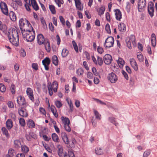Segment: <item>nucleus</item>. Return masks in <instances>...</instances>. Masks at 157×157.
I'll return each instance as SVG.
<instances>
[{
    "mask_svg": "<svg viewBox=\"0 0 157 157\" xmlns=\"http://www.w3.org/2000/svg\"><path fill=\"white\" fill-rule=\"evenodd\" d=\"M93 111L96 118L100 120L101 119V115L99 114L98 111L95 109H93Z\"/></svg>",
    "mask_w": 157,
    "mask_h": 157,
    "instance_id": "a19ab883",
    "label": "nucleus"
},
{
    "mask_svg": "<svg viewBox=\"0 0 157 157\" xmlns=\"http://www.w3.org/2000/svg\"><path fill=\"white\" fill-rule=\"evenodd\" d=\"M97 51L98 53L102 54L104 52V50L103 48L100 46H98L97 48Z\"/></svg>",
    "mask_w": 157,
    "mask_h": 157,
    "instance_id": "e2e57ef3",
    "label": "nucleus"
},
{
    "mask_svg": "<svg viewBox=\"0 0 157 157\" xmlns=\"http://www.w3.org/2000/svg\"><path fill=\"white\" fill-rule=\"evenodd\" d=\"M17 101L19 106L25 105L26 104L25 98L21 96L17 97Z\"/></svg>",
    "mask_w": 157,
    "mask_h": 157,
    "instance_id": "1a4fd4ad",
    "label": "nucleus"
},
{
    "mask_svg": "<svg viewBox=\"0 0 157 157\" xmlns=\"http://www.w3.org/2000/svg\"><path fill=\"white\" fill-rule=\"evenodd\" d=\"M135 38L134 36L133 35H131L130 36L129 40H128L127 41L126 40L127 46L129 49H130L132 48L131 42H135Z\"/></svg>",
    "mask_w": 157,
    "mask_h": 157,
    "instance_id": "dca6fc26",
    "label": "nucleus"
},
{
    "mask_svg": "<svg viewBox=\"0 0 157 157\" xmlns=\"http://www.w3.org/2000/svg\"><path fill=\"white\" fill-rule=\"evenodd\" d=\"M15 154V151L13 149L10 148L7 154L11 157H13Z\"/></svg>",
    "mask_w": 157,
    "mask_h": 157,
    "instance_id": "c9c22d12",
    "label": "nucleus"
},
{
    "mask_svg": "<svg viewBox=\"0 0 157 157\" xmlns=\"http://www.w3.org/2000/svg\"><path fill=\"white\" fill-rule=\"evenodd\" d=\"M44 47L46 51L49 52L51 51V46L50 43L48 41H45L44 44Z\"/></svg>",
    "mask_w": 157,
    "mask_h": 157,
    "instance_id": "5701e85b",
    "label": "nucleus"
},
{
    "mask_svg": "<svg viewBox=\"0 0 157 157\" xmlns=\"http://www.w3.org/2000/svg\"><path fill=\"white\" fill-rule=\"evenodd\" d=\"M95 150L96 154L98 155H101L103 153L102 149L100 147H97L95 148Z\"/></svg>",
    "mask_w": 157,
    "mask_h": 157,
    "instance_id": "79ce46f5",
    "label": "nucleus"
},
{
    "mask_svg": "<svg viewBox=\"0 0 157 157\" xmlns=\"http://www.w3.org/2000/svg\"><path fill=\"white\" fill-rule=\"evenodd\" d=\"M21 143L19 140H15L14 141V147L18 149L20 147Z\"/></svg>",
    "mask_w": 157,
    "mask_h": 157,
    "instance_id": "473e14b6",
    "label": "nucleus"
},
{
    "mask_svg": "<svg viewBox=\"0 0 157 157\" xmlns=\"http://www.w3.org/2000/svg\"><path fill=\"white\" fill-rule=\"evenodd\" d=\"M2 131L3 134L5 135L6 137L9 136L8 131L5 127H3L2 128Z\"/></svg>",
    "mask_w": 157,
    "mask_h": 157,
    "instance_id": "c03bdc74",
    "label": "nucleus"
},
{
    "mask_svg": "<svg viewBox=\"0 0 157 157\" xmlns=\"http://www.w3.org/2000/svg\"><path fill=\"white\" fill-rule=\"evenodd\" d=\"M2 13L5 15L8 16L9 15L8 10V8L5 9H1Z\"/></svg>",
    "mask_w": 157,
    "mask_h": 157,
    "instance_id": "052dcab7",
    "label": "nucleus"
},
{
    "mask_svg": "<svg viewBox=\"0 0 157 157\" xmlns=\"http://www.w3.org/2000/svg\"><path fill=\"white\" fill-rule=\"evenodd\" d=\"M105 10V7L101 6L100 7L99 9L98 10L97 12L98 15L101 16L104 13Z\"/></svg>",
    "mask_w": 157,
    "mask_h": 157,
    "instance_id": "2f4dec72",
    "label": "nucleus"
},
{
    "mask_svg": "<svg viewBox=\"0 0 157 157\" xmlns=\"http://www.w3.org/2000/svg\"><path fill=\"white\" fill-rule=\"evenodd\" d=\"M52 140L55 142L59 143V140L58 136L56 133H53L52 135Z\"/></svg>",
    "mask_w": 157,
    "mask_h": 157,
    "instance_id": "4be33fe9",
    "label": "nucleus"
},
{
    "mask_svg": "<svg viewBox=\"0 0 157 157\" xmlns=\"http://www.w3.org/2000/svg\"><path fill=\"white\" fill-rule=\"evenodd\" d=\"M69 124H66L65 125H64V127L66 130L68 132H70L71 129V128L69 125Z\"/></svg>",
    "mask_w": 157,
    "mask_h": 157,
    "instance_id": "338daca9",
    "label": "nucleus"
},
{
    "mask_svg": "<svg viewBox=\"0 0 157 157\" xmlns=\"http://www.w3.org/2000/svg\"><path fill=\"white\" fill-rule=\"evenodd\" d=\"M27 124L29 128H34L35 126L34 122L31 119L28 120Z\"/></svg>",
    "mask_w": 157,
    "mask_h": 157,
    "instance_id": "b1692460",
    "label": "nucleus"
},
{
    "mask_svg": "<svg viewBox=\"0 0 157 157\" xmlns=\"http://www.w3.org/2000/svg\"><path fill=\"white\" fill-rule=\"evenodd\" d=\"M54 1L59 7H60L61 5L64 3L63 0H54Z\"/></svg>",
    "mask_w": 157,
    "mask_h": 157,
    "instance_id": "a18cd8bd",
    "label": "nucleus"
},
{
    "mask_svg": "<svg viewBox=\"0 0 157 157\" xmlns=\"http://www.w3.org/2000/svg\"><path fill=\"white\" fill-rule=\"evenodd\" d=\"M51 110L54 115V116L56 117H58V114L56 110L55 107L52 105H51Z\"/></svg>",
    "mask_w": 157,
    "mask_h": 157,
    "instance_id": "c85d7f7f",
    "label": "nucleus"
},
{
    "mask_svg": "<svg viewBox=\"0 0 157 157\" xmlns=\"http://www.w3.org/2000/svg\"><path fill=\"white\" fill-rule=\"evenodd\" d=\"M48 93L50 96L53 94L52 90L54 92H56L58 88V84L56 81H54L52 84L50 82H48L47 84Z\"/></svg>",
    "mask_w": 157,
    "mask_h": 157,
    "instance_id": "7ed1b4c3",
    "label": "nucleus"
},
{
    "mask_svg": "<svg viewBox=\"0 0 157 157\" xmlns=\"http://www.w3.org/2000/svg\"><path fill=\"white\" fill-rule=\"evenodd\" d=\"M147 10L151 17H152L154 15V5L152 2H150L148 3Z\"/></svg>",
    "mask_w": 157,
    "mask_h": 157,
    "instance_id": "423d86ee",
    "label": "nucleus"
},
{
    "mask_svg": "<svg viewBox=\"0 0 157 157\" xmlns=\"http://www.w3.org/2000/svg\"><path fill=\"white\" fill-rule=\"evenodd\" d=\"M52 63L55 66H57L58 64V59L57 56L56 55L53 56L52 58Z\"/></svg>",
    "mask_w": 157,
    "mask_h": 157,
    "instance_id": "cd10ccee",
    "label": "nucleus"
},
{
    "mask_svg": "<svg viewBox=\"0 0 157 157\" xmlns=\"http://www.w3.org/2000/svg\"><path fill=\"white\" fill-rule=\"evenodd\" d=\"M57 148V153L59 157H63V148L62 145L57 144L56 145Z\"/></svg>",
    "mask_w": 157,
    "mask_h": 157,
    "instance_id": "ddd939ff",
    "label": "nucleus"
},
{
    "mask_svg": "<svg viewBox=\"0 0 157 157\" xmlns=\"http://www.w3.org/2000/svg\"><path fill=\"white\" fill-rule=\"evenodd\" d=\"M55 104L56 107L58 108H60L63 105V104L61 101L58 100L55 101Z\"/></svg>",
    "mask_w": 157,
    "mask_h": 157,
    "instance_id": "09e8293b",
    "label": "nucleus"
},
{
    "mask_svg": "<svg viewBox=\"0 0 157 157\" xmlns=\"http://www.w3.org/2000/svg\"><path fill=\"white\" fill-rule=\"evenodd\" d=\"M10 90L12 94H14L15 93V86L13 84L11 86Z\"/></svg>",
    "mask_w": 157,
    "mask_h": 157,
    "instance_id": "13d9d810",
    "label": "nucleus"
},
{
    "mask_svg": "<svg viewBox=\"0 0 157 157\" xmlns=\"http://www.w3.org/2000/svg\"><path fill=\"white\" fill-rule=\"evenodd\" d=\"M108 78V80L112 83H116L118 80L117 75L113 72L109 73Z\"/></svg>",
    "mask_w": 157,
    "mask_h": 157,
    "instance_id": "0eeeda50",
    "label": "nucleus"
},
{
    "mask_svg": "<svg viewBox=\"0 0 157 157\" xmlns=\"http://www.w3.org/2000/svg\"><path fill=\"white\" fill-rule=\"evenodd\" d=\"M49 28L50 30L52 32L54 31L55 29L52 23L50 22L49 24Z\"/></svg>",
    "mask_w": 157,
    "mask_h": 157,
    "instance_id": "69168bd1",
    "label": "nucleus"
},
{
    "mask_svg": "<svg viewBox=\"0 0 157 157\" xmlns=\"http://www.w3.org/2000/svg\"><path fill=\"white\" fill-rule=\"evenodd\" d=\"M151 43L152 45L154 47L155 46L156 42V36L155 34L153 33L151 35Z\"/></svg>",
    "mask_w": 157,
    "mask_h": 157,
    "instance_id": "412c9836",
    "label": "nucleus"
},
{
    "mask_svg": "<svg viewBox=\"0 0 157 157\" xmlns=\"http://www.w3.org/2000/svg\"><path fill=\"white\" fill-rule=\"evenodd\" d=\"M129 61L130 64L133 69L136 71H138V65L135 59L133 58L130 59Z\"/></svg>",
    "mask_w": 157,
    "mask_h": 157,
    "instance_id": "4468645a",
    "label": "nucleus"
},
{
    "mask_svg": "<svg viewBox=\"0 0 157 157\" xmlns=\"http://www.w3.org/2000/svg\"><path fill=\"white\" fill-rule=\"evenodd\" d=\"M64 155L67 156H68V157H75L74 153L71 151H69L68 154L66 153Z\"/></svg>",
    "mask_w": 157,
    "mask_h": 157,
    "instance_id": "de8ad7c7",
    "label": "nucleus"
},
{
    "mask_svg": "<svg viewBox=\"0 0 157 157\" xmlns=\"http://www.w3.org/2000/svg\"><path fill=\"white\" fill-rule=\"evenodd\" d=\"M103 62L102 58L99 56H98L97 63L96 64L97 65L98 64L100 66H101L103 64Z\"/></svg>",
    "mask_w": 157,
    "mask_h": 157,
    "instance_id": "f704fd0d",
    "label": "nucleus"
},
{
    "mask_svg": "<svg viewBox=\"0 0 157 157\" xmlns=\"http://www.w3.org/2000/svg\"><path fill=\"white\" fill-rule=\"evenodd\" d=\"M59 19L60 22L63 25H65V20L63 17L62 16H59Z\"/></svg>",
    "mask_w": 157,
    "mask_h": 157,
    "instance_id": "0e129e2a",
    "label": "nucleus"
},
{
    "mask_svg": "<svg viewBox=\"0 0 157 157\" xmlns=\"http://www.w3.org/2000/svg\"><path fill=\"white\" fill-rule=\"evenodd\" d=\"M26 92L29 99L33 101L34 100V98L33 97V90L29 87H28L27 89Z\"/></svg>",
    "mask_w": 157,
    "mask_h": 157,
    "instance_id": "f8f14e48",
    "label": "nucleus"
},
{
    "mask_svg": "<svg viewBox=\"0 0 157 157\" xmlns=\"http://www.w3.org/2000/svg\"><path fill=\"white\" fill-rule=\"evenodd\" d=\"M92 71L94 75L95 76H97L98 75V73L96 68L93 67L92 69Z\"/></svg>",
    "mask_w": 157,
    "mask_h": 157,
    "instance_id": "774afa93",
    "label": "nucleus"
},
{
    "mask_svg": "<svg viewBox=\"0 0 157 157\" xmlns=\"http://www.w3.org/2000/svg\"><path fill=\"white\" fill-rule=\"evenodd\" d=\"M117 63L120 67H122L125 63L124 61L121 58L119 57L117 61Z\"/></svg>",
    "mask_w": 157,
    "mask_h": 157,
    "instance_id": "72a5a7b5",
    "label": "nucleus"
},
{
    "mask_svg": "<svg viewBox=\"0 0 157 157\" xmlns=\"http://www.w3.org/2000/svg\"><path fill=\"white\" fill-rule=\"evenodd\" d=\"M0 90L2 93L5 92L6 90L5 86L2 83L0 84Z\"/></svg>",
    "mask_w": 157,
    "mask_h": 157,
    "instance_id": "603ef678",
    "label": "nucleus"
},
{
    "mask_svg": "<svg viewBox=\"0 0 157 157\" xmlns=\"http://www.w3.org/2000/svg\"><path fill=\"white\" fill-rule=\"evenodd\" d=\"M114 39L112 36L108 37L105 40L104 44L105 48H110L112 47L114 43Z\"/></svg>",
    "mask_w": 157,
    "mask_h": 157,
    "instance_id": "20e7f679",
    "label": "nucleus"
},
{
    "mask_svg": "<svg viewBox=\"0 0 157 157\" xmlns=\"http://www.w3.org/2000/svg\"><path fill=\"white\" fill-rule=\"evenodd\" d=\"M27 25L29 28L24 29V31H22L21 33L24 40H25L27 42H31L35 39V33L31 24L29 23Z\"/></svg>",
    "mask_w": 157,
    "mask_h": 157,
    "instance_id": "f257e3e1",
    "label": "nucleus"
},
{
    "mask_svg": "<svg viewBox=\"0 0 157 157\" xmlns=\"http://www.w3.org/2000/svg\"><path fill=\"white\" fill-rule=\"evenodd\" d=\"M18 113L19 115L23 117H26L28 116L27 111L24 107H20L18 109Z\"/></svg>",
    "mask_w": 157,
    "mask_h": 157,
    "instance_id": "6e6552de",
    "label": "nucleus"
},
{
    "mask_svg": "<svg viewBox=\"0 0 157 157\" xmlns=\"http://www.w3.org/2000/svg\"><path fill=\"white\" fill-rule=\"evenodd\" d=\"M118 28L120 31H124L126 30L125 25L123 23H121L118 25Z\"/></svg>",
    "mask_w": 157,
    "mask_h": 157,
    "instance_id": "a878e982",
    "label": "nucleus"
},
{
    "mask_svg": "<svg viewBox=\"0 0 157 157\" xmlns=\"http://www.w3.org/2000/svg\"><path fill=\"white\" fill-rule=\"evenodd\" d=\"M37 43L40 45L44 44V38L41 34L38 35L37 36Z\"/></svg>",
    "mask_w": 157,
    "mask_h": 157,
    "instance_id": "2eb2a0df",
    "label": "nucleus"
},
{
    "mask_svg": "<svg viewBox=\"0 0 157 157\" xmlns=\"http://www.w3.org/2000/svg\"><path fill=\"white\" fill-rule=\"evenodd\" d=\"M61 136L64 143L67 144H69V140L66 133L65 132H62L61 134Z\"/></svg>",
    "mask_w": 157,
    "mask_h": 157,
    "instance_id": "a211bd4d",
    "label": "nucleus"
},
{
    "mask_svg": "<svg viewBox=\"0 0 157 157\" xmlns=\"http://www.w3.org/2000/svg\"><path fill=\"white\" fill-rule=\"evenodd\" d=\"M75 5L76 9L80 11H82L83 9V7L81 6V2L80 0H74Z\"/></svg>",
    "mask_w": 157,
    "mask_h": 157,
    "instance_id": "6ab92c4d",
    "label": "nucleus"
},
{
    "mask_svg": "<svg viewBox=\"0 0 157 157\" xmlns=\"http://www.w3.org/2000/svg\"><path fill=\"white\" fill-rule=\"evenodd\" d=\"M72 44L75 50L77 53L78 52V48L76 43L74 40H73Z\"/></svg>",
    "mask_w": 157,
    "mask_h": 157,
    "instance_id": "49530a36",
    "label": "nucleus"
},
{
    "mask_svg": "<svg viewBox=\"0 0 157 157\" xmlns=\"http://www.w3.org/2000/svg\"><path fill=\"white\" fill-rule=\"evenodd\" d=\"M66 100L69 105L71 112H72L73 110V105L71 100L70 99L67 98L66 99Z\"/></svg>",
    "mask_w": 157,
    "mask_h": 157,
    "instance_id": "c756f323",
    "label": "nucleus"
},
{
    "mask_svg": "<svg viewBox=\"0 0 157 157\" xmlns=\"http://www.w3.org/2000/svg\"><path fill=\"white\" fill-rule=\"evenodd\" d=\"M31 4L33 8L36 10L37 11L39 10V6L36 2L35 0H31Z\"/></svg>",
    "mask_w": 157,
    "mask_h": 157,
    "instance_id": "393cba45",
    "label": "nucleus"
},
{
    "mask_svg": "<svg viewBox=\"0 0 157 157\" xmlns=\"http://www.w3.org/2000/svg\"><path fill=\"white\" fill-rule=\"evenodd\" d=\"M83 70L82 68L78 69L76 71V73L78 75H81L83 73Z\"/></svg>",
    "mask_w": 157,
    "mask_h": 157,
    "instance_id": "bf43d9fd",
    "label": "nucleus"
},
{
    "mask_svg": "<svg viewBox=\"0 0 157 157\" xmlns=\"http://www.w3.org/2000/svg\"><path fill=\"white\" fill-rule=\"evenodd\" d=\"M19 123L22 126H25V120L22 118H20L19 119Z\"/></svg>",
    "mask_w": 157,
    "mask_h": 157,
    "instance_id": "8fccbe9b",
    "label": "nucleus"
},
{
    "mask_svg": "<svg viewBox=\"0 0 157 157\" xmlns=\"http://www.w3.org/2000/svg\"><path fill=\"white\" fill-rule=\"evenodd\" d=\"M41 22L43 25V27L44 29H46L47 28V25L46 24L45 21L43 18L41 19Z\"/></svg>",
    "mask_w": 157,
    "mask_h": 157,
    "instance_id": "6e6d98bb",
    "label": "nucleus"
},
{
    "mask_svg": "<svg viewBox=\"0 0 157 157\" xmlns=\"http://www.w3.org/2000/svg\"><path fill=\"white\" fill-rule=\"evenodd\" d=\"M21 151L24 154L27 153L29 151V147L25 145H23L21 146Z\"/></svg>",
    "mask_w": 157,
    "mask_h": 157,
    "instance_id": "7c9ffc66",
    "label": "nucleus"
},
{
    "mask_svg": "<svg viewBox=\"0 0 157 157\" xmlns=\"http://www.w3.org/2000/svg\"><path fill=\"white\" fill-rule=\"evenodd\" d=\"M137 56L140 62H142L143 61L144 57L140 53H137Z\"/></svg>",
    "mask_w": 157,
    "mask_h": 157,
    "instance_id": "37998d69",
    "label": "nucleus"
},
{
    "mask_svg": "<svg viewBox=\"0 0 157 157\" xmlns=\"http://www.w3.org/2000/svg\"><path fill=\"white\" fill-rule=\"evenodd\" d=\"M51 60L48 57H46L42 61V63L43 65L46 64L49 65L50 63Z\"/></svg>",
    "mask_w": 157,
    "mask_h": 157,
    "instance_id": "58836bf2",
    "label": "nucleus"
},
{
    "mask_svg": "<svg viewBox=\"0 0 157 157\" xmlns=\"http://www.w3.org/2000/svg\"><path fill=\"white\" fill-rule=\"evenodd\" d=\"M49 8L52 14H54L56 13V12L55 10V7L54 5H49Z\"/></svg>",
    "mask_w": 157,
    "mask_h": 157,
    "instance_id": "ea45409f",
    "label": "nucleus"
},
{
    "mask_svg": "<svg viewBox=\"0 0 157 157\" xmlns=\"http://www.w3.org/2000/svg\"><path fill=\"white\" fill-rule=\"evenodd\" d=\"M108 119L109 122L114 124L116 126H117L118 123L116 122L115 118L112 117H109Z\"/></svg>",
    "mask_w": 157,
    "mask_h": 157,
    "instance_id": "4c0bfd02",
    "label": "nucleus"
},
{
    "mask_svg": "<svg viewBox=\"0 0 157 157\" xmlns=\"http://www.w3.org/2000/svg\"><path fill=\"white\" fill-rule=\"evenodd\" d=\"M7 35L10 42L13 45L17 46L19 43L18 35L15 29L11 28L8 30Z\"/></svg>",
    "mask_w": 157,
    "mask_h": 157,
    "instance_id": "f03ea898",
    "label": "nucleus"
},
{
    "mask_svg": "<svg viewBox=\"0 0 157 157\" xmlns=\"http://www.w3.org/2000/svg\"><path fill=\"white\" fill-rule=\"evenodd\" d=\"M105 29L107 33L109 34L111 33L110 25L108 23H107L106 24L105 27Z\"/></svg>",
    "mask_w": 157,
    "mask_h": 157,
    "instance_id": "5fc2aeb1",
    "label": "nucleus"
},
{
    "mask_svg": "<svg viewBox=\"0 0 157 157\" xmlns=\"http://www.w3.org/2000/svg\"><path fill=\"white\" fill-rule=\"evenodd\" d=\"M146 5V0H138V11L141 12L144 11Z\"/></svg>",
    "mask_w": 157,
    "mask_h": 157,
    "instance_id": "39448f33",
    "label": "nucleus"
},
{
    "mask_svg": "<svg viewBox=\"0 0 157 157\" xmlns=\"http://www.w3.org/2000/svg\"><path fill=\"white\" fill-rule=\"evenodd\" d=\"M151 153V151L150 150H147L144 153L143 157H147Z\"/></svg>",
    "mask_w": 157,
    "mask_h": 157,
    "instance_id": "864d4df0",
    "label": "nucleus"
},
{
    "mask_svg": "<svg viewBox=\"0 0 157 157\" xmlns=\"http://www.w3.org/2000/svg\"><path fill=\"white\" fill-rule=\"evenodd\" d=\"M70 142V143L71 147H74L75 146V144L76 143V141L74 138H72Z\"/></svg>",
    "mask_w": 157,
    "mask_h": 157,
    "instance_id": "4d7b16f0",
    "label": "nucleus"
},
{
    "mask_svg": "<svg viewBox=\"0 0 157 157\" xmlns=\"http://www.w3.org/2000/svg\"><path fill=\"white\" fill-rule=\"evenodd\" d=\"M6 125L7 128L10 130L13 126L12 121L11 119H8L6 122Z\"/></svg>",
    "mask_w": 157,
    "mask_h": 157,
    "instance_id": "aec40b11",
    "label": "nucleus"
},
{
    "mask_svg": "<svg viewBox=\"0 0 157 157\" xmlns=\"http://www.w3.org/2000/svg\"><path fill=\"white\" fill-rule=\"evenodd\" d=\"M26 21L27 22V24H25L23 18H21L19 21V24L21 32L22 31H24V29H25V26H27L28 27V25H27L29 22L27 20H26Z\"/></svg>",
    "mask_w": 157,
    "mask_h": 157,
    "instance_id": "9b49d317",
    "label": "nucleus"
},
{
    "mask_svg": "<svg viewBox=\"0 0 157 157\" xmlns=\"http://www.w3.org/2000/svg\"><path fill=\"white\" fill-rule=\"evenodd\" d=\"M103 59L106 64L109 65L111 63L112 58L110 55L106 54L103 57Z\"/></svg>",
    "mask_w": 157,
    "mask_h": 157,
    "instance_id": "9d476101",
    "label": "nucleus"
},
{
    "mask_svg": "<svg viewBox=\"0 0 157 157\" xmlns=\"http://www.w3.org/2000/svg\"><path fill=\"white\" fill-rule=\"evenodd\" d=\"M69 51L66 48H63L62 50V56L63 57H66L68 54Z\"/></svg>",
    "mask_w": 157,
    "mask_h": 157,
    "instance_id": "e433bc0d",
    "label": "nucleus"
},
{
    "mask_svg": "<svg viewBox=\"0 0 157 157\" xmlns=\"http://www.w3.org/2000/svg\"><path fill=\"white\" fill-rule=\"evenodd\" d=\"M0 7L1 9H5L7 8L6 4L3 2H1L0 3Z\"/></svg>",
    "mask_w": 157,
    "mask_h": 157,
    "instance_id": "3c124183",
    "label": "nucleus"
},
{
    "mask_svg": "<svg viewBox=\"0 0 157 157\" xmlns=\"http://www.w3.org/2000/svg\"><path fill=\"white\" fill-rule=\"evenodd\" d=\"M131 8V4L129 2H126V10L127 11L129 12L130 11V10Z\"/></svg>",
    "mask_w": 157,
    "mask_h": 157,
    "instance_id": "680f3d73",
    "label": "nucleus"
},
{
    "mask_svg": "<svg viewBox=\"0 0 157 157\" xmlns=\"http://www.w3.org/2000/svg\"><path fill=\"white\" fill-rule=\"evenodd\" d=\"M61 119L64 124V125L70 124V121L68 118L62 116L61 117Z\"/></svg>",
    "mask_w": 157,
    "mask_h": 157,
    "instance_id": "bb28decb",
    "label": "nucleus"
},
{
    "mask_svg": "<svg viewBox=\"0 0 157 157\" xmlns=\"http://www.w3.org/2000/svg\"><path fill=\"white\" fill-rule=\"evenodd\" d=\"M114 12L116 19L117 20L120 21L122 18V14L120 10L117 9L115 10Z\"/></svg>",
    "mask_w": 157,
    "mask_h": 157,
    "instance_id": "f3484780",
    "label": "nucleus"
}]
</instances>
